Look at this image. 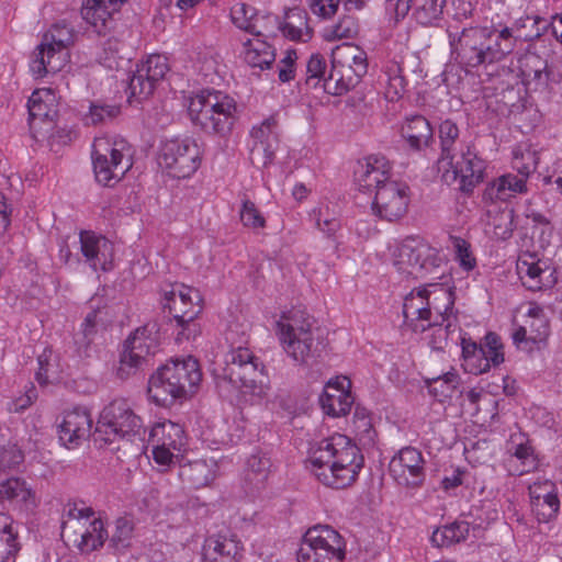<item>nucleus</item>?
Instances as JSON below:
<instances>
[{
    "instance_id": "43",
    "label": "nucleus",
    "mask_w": 562,
    "mask_h": 562,
    "mask_svg": "<svg viewBox=\"0 0 562 562\" xmlns=\"http://www.w3.org/2000/svg\"><path fill=\"white\" fill-rule=\"evenodd\" d=\"M98 312L91 311L85 317L81 328L75 335V344L79 356H87L91 342L98 334Z\"/></svg>"
},
{
    "instance_id": "55",
    "label": "nucleus",
    "mask_w": 562,
    "mask_h": 562,
    "mask_svg": "<svg viewBox=\"0 0 562 562\" xmlns=\"http://www.w3.org/2000/svg\"><path fill=\"white\" fill-rule=\"evenodd\" d=\"M251 136L255 140L279 144V123L276 115L266 119L259 126L254 127Z\"/></svg>"
},
{
    "instance_id": "47",
    "label": "nucleus",
    "mask_w": 562,
    "mask_h": 562,
    "mask_svg": "<svg viewBox=\"0 0 562 562\" xmlns=\"http://www.w3.org/2000/svg\"><path fill=\"white\" fill-rule=\"evenodd\" d=\"M121 113V108L100 101L90 102L89 111L83 115L86 125H98L115 119Z\"/></svg>"
},
{
    "instance_id": "38",
    "label": "nucleus",
    "mask_w": 562,
    "mask_h": 562,
    "mask_svg": "<svg viewBox=\"0 0 562 562\" xmlns=\"http://www.w3.org/2000/svg\"><path fill=\"white\" fill-rule=\"evenodd\" d=\"M470 525L467 521H454L450 525L437 528L430 541L435 547L443 548L464 541L469 535Z\"/></svg>"
},
{
    "instance_id": "62",
    "label": "nucleus",
    "mask_w": 562,
    "mask_h": 562,
    "mask_svg": "<svg viewBox=\"0 0 562 562\" xmlns=\"http://www.w3.org/2000/svg\"><path fill=\"white\" fill-rule=\"evenodd\" d=\"M516 37L508 27L503 29L494 43V60L504 58L513 53L516 46Z\"/></svg>"
},
{
    "instance_id": "60",
    "label": "nucleus",
    "mask_w": 562,
    "mask_h": 562,
    "mask_svg": "<svg viewBox=\"0 0 562 562\" xmlns=\"http://www.w3.org/2000/svg\"><path fill=\"white\" fill-rule=\"evenodd\" d=\"M350 49V58L352 64L349 65V69L353 72L355 78L350 77L353 82V87L359 82L360 78L363 77L368 71L367 54L357 46L348 45Z\"/></svg>"
},
{
    "instance_id": "42",
    "label": "nucleus",
    "mask_w": 562,
    "mask_h": 562,
    "mask_svg": "<svg viewBox=\"0 0 562 562\" xmlns=\"http://www.w3.org/2000/svg\"><path fill=\"white\" fill-rule=\"evenodd\" d=\"M359 24L357 19L351 14H344L337 23L324 30V38L327 42L339 40H349L357 36Z\"/></svg>"
},
{
    "instance_id": "4",
    "label": "nucleus",
    "mask_w": 562,
    "mask_h": 562,
    "mask_svg": "<svg viewBox=\"0 0 562 562\" xmlns=\"http://www.w3.org/2000/svg\"><path fill=\"white\" fill-rule=\"evenodd\" d=\"M188 113L193 125L204 133L225 136L236 121L237 104L223 91L202 89L189 98Z\"/></svg>"
},
{
    "instance_id": "45",
    "label": "nucleus",
    "mask_w": 562,
    "mask_h": 562,
    "mask_svg": "<svg viewBox=\"0 0 562 562\" xmlns=\"http://www.w3.org/2000/svg\"><path fill=\"white\" fill-rule=\"evenodd\" d=\"M414 16L420 25H434L442 15L445 0H416Z\"/></svg>"
},
{
    "instance_id": "26",
    "label": "nucleus",
    "mask_w": 562,
    "mask_h": 562,
    "mask_svg": "<svg viewBox=\"0 0 562 562\" xmlns=\"http://www.w3.org/2000/svg\"><path fill=\"white\" fill-rule=\"evenodd\" d=\"M92 419L89 412L82 407H76L66 413L59 426V439L64 445H78L90 435Z\"/></svg>"
},
{
    "instance_id": "12",
    "label": "nucleus",
    "mask_w": 562,
    "mask_h": 562,
    "mask_svg": "<svg viewBox=\"0 0 562 562\" xmlns=\"http://www.w3.org/2000/svg\"><path fill=\"white\" fill-rule=\"evenodd\" d=\"M202 297L200 292L184 284H172L170 290L164 292V308H168L182 328L178 334L182 338H194L199 334L198 326L193 321L202 312Z\"/></svg>"
},
{
    "instance_id": "33",
    "label": "nucleus",
    "mask_w": 562,
    "mask_h": 562,
    "mask_svg": "<svg viewBox=\"0 0 562 562\" xmlns=\"http://www.w3.org/2000/svg\"><path fill=\"white\" fill-rule=\"evenodd\" d=\"M276 59L272 46L260 36L244 43V60L252 68L269 69Z\"/></svg>"
},
{
    "instance_id": "37",
    "label": "nucleus",
    "mask_w": 562,
    "mask_h": 562,
    "mask_svg": "<svg viewBox=\"0 0 562 562\" xmlns=\"http://www.w3.org/2000/svg\"><path fill=\"white\" fill-rule=\"evenodd\" d=\"M428 392L440 403H445L459 392L460 376L456 371L426 379Z\"/></svg>"
},
{
    "instance_id": "51",
    "label": "nucleus",
    "mask_w": 562,
    "mask_h": 562,
    "mask_svg": "<svg viewBox=\"0 0 562 562\" xmlns=\"http://www.w3.org/2000/svg\"><path fill=\"white\" fill-rule=\"evenodd\" d=\"M134 526L131 519L120 517L115 520V529L110 538V546L115 550H122L130 546Z\"/></svg>"
},
{
    "instance_id": "56",
    "label": "nucleus",
    "mask_w": 562,
    "mask_h": 562,
    "mask_svg": "<svg viewBox=\"0 0 562 562\" xmlns=\"http://www.w3.org/2000/svg\"><path fill=\"white\" fill-rule=\"evenodd\" d=\"M270 467L271 461L266 453L258 452L251 454L247 460V469L249 475H254V477H249V480L262 483L268 476Z\"/></svg>"
},
{
    "instance_id": "24",
    "label": "nucleus",
    "mask_w": 562,
    "mask_h": 562,
    "mask_svg": "<svg viewBox=\"0 0 562 562\" xmlns=\"http://www.w3.org/2000/svg\"><path fill=\"white\" fill-rule=\"evenodd\" d=\"M426 305L430 311V317L428 323L420 324V331H425L431 325H438L439 322L458 321L454 312V294L449 288L441 284H429Z\"/></svg>"
},
{
    "instance_id": "54",
    "label": "nucleus",
    "mask_w": 562,
    "mask_h": 562,
    "mask_svg": "<svg viewBox=\"0 0 562 562\" xmlns=\"http://www.w3.org/2000/svg\"><path fill=\"white\" fill-rule=\"evenodd\" d=\"M315 223L317 228L334 243V248L337 249L338 243L336 234L341 228L340 221L335 216H330L328 207H326L325 210L319 209Z\"/></svg>"
},
{
    "instance_id": "58",
    "label": "nucleus",
    "mask_w": 562,
    "mask_h": 562,
    "mask_svg": "<svg viewBox=\"0 0 562 562\" xmlns=\"http://www.w3.org/2000/svg\"><path fill=\"white\" fill-rule=\"evenodd\" d=\"M451 247L460 266L469 271L475 267V259L470 250V244L461 237L450 236Z\"/></svg>"
},
{
    "instance_id": "18",
    "label": "nucleus",
    "mask_w": 562,
    "mask_h": 562,
    "mask_svg": "<svg viewBox=\"0 0 562 562\" xmlns=\"http://www.w3.org/2000/svg\"><path fill=\"white\" fill-rule=\"evenodd\" d=\"M409 188L404 182L391 181L380 187L372 201V211L389 222L402 218L408 209Z\"/></svg>"
},
{
    "instance_id": "15",
    "label": "nucleus",
    "mask_w": 562,
    "mask_h": 562,
    "mask_svg": "<svg viewBox=\"0 0 562 562\" xmlns=\"http://www.w3.org/2000/svg\"><path fill=\"white\" fill-rule=\"evenodd\" d=\"M490 35L487 29H464L459 35L448 31L452 58L467 67L482 65L492 48Z\"/></svg>"
},
{
    "instance_id": "31",
    "label": "nucleus",
    "mask_w": 562,
    "mask_h": 562,
    "mask_svg": "<svg viewBox=\"0 0 562 562\" xmlns=\"http://www.w3.org/2000/svg\"><path fill=\"white\" fill-rule=\"evenodd\" d=\"M339 382L341 384L335 389V393L324 390L319 397L324 412L333 417L347 415L353 403V397L349 391L350 380L344 376Z\"/></svg>"
},
{
    "instance_id": "25",
    "label": "nucleus",
    "mask_w": 562,
    "mask_h": 562,
    "mask_svg": "<svg viewBox=\"0 0 562 562\" xmlns=\"http://www.w3.org/2000/svg\"><path fill=\"white\" fill-rule=\"evenodd\" d=\"M463 368L471 374H481L490 370L492 360V331L484 336V345L470 337L461 338Z\"/></svg>"
},
{
    "instance_id": "19",
    "label": "nucleus",
    "mask_w": 562,
    "mask_h": 562,
    "mask_svg": "<svg viewBox=\"0 0 562 562\" xmlns=\"http://www.w3.org/2000/svg\"><path fill=\"white\" fill-rule=\"evenodd\" d=\"M169 71L168 59L160 54H153L145 61L137 65L136 70L128 79L130 99H147L158 81Z\"/></svg>"
},
{
    "instance_id": "53",
    "label": "nucleus",
    "mask_w": 562,
    "mask_h": 562,
    "mask_svg": "<svg viewBox=\"0 0 562 562\" xmlns=\"http://www.w3.org/2000/svg\"><path fill=\"white\" fill-rule=\"evenodd\" d=\"M514 232V210L506 205L494 215V238L506 240Z\"/></svg>"
},
{
    "instance_id": "28",
    "label": "nucleus",
    "mask_w": 562,
    "mask_h": 562,
    "mask_svg": "<svg viewBox=\"0 0 562 562\" xmlns=\"http://www.w3.org/2000/svg\"><path fill=\"white\" fill-rule=\"evenodd\" d=\"M243 550V544L235 538L210 537L203 547V559L204 562H237Z\"/></svg>"
},
{
    "instance_id": "17",
    "label": "nucleus",
    "mask_w": 562,
    "mask_h": 562,
    "mask_svg": "<svg viewBox=\"0 0 562 562\" xmlns=\"http://www.w3.org/2000/svg\"><path fill=\"white\" fill-rule=\"evenodd\" d=\"M29 124L33 133L43 137H55V122L58 117V98L52 89L33 91L27 101Z\"/></svg>"
},
{
    "instance_id": "14",
    "label": "nucleus",
    "mask_w": 562,
    "mask_h": 562,
    "mask_svg": "<svg viewBox=\"0 0 562 562\" xmlns=\"http://www.w3.org/2000/svg\"><path fill=\"white\" fill-rule=\"evenodd\" d=\"M201 161V148L191 137L167 139L160 147L159 165L173 178L191 177L199 169Z\"/></svg>"
},
{
    "instance_id": "57",
    "label": "nucleus",
    "mask_w": 562,
    "mask_h": 562,
    "mask_svg": "<svg viewBox=\"0 0 562 562\" xmlns=\"http://www.w3.org/2000/svg\"><path fill=\"white\" fill-rule=\"evenodd\" d=\"M18 530L13 526V521L7 514L0 513V540L5 542V557L18 550Z\"/></svg>"
},
{
    "instance_id": "8",
    "label": "nucleus",
    "mask_w": 562,
    "mask_h": 562,
    "mask_svg": "<svg viewBox=\"0 0 562 562\" xmlns=\"http://www.w3.org/2000/svg\"><path fill=\"white\" fill-rule=\"evenodd\" d=\"M75 33L66 23H56L48 30L33 53L30 69L36 78L55 74L67 64L68 46L74 43Z\"/></svg>"
},
{
    "instance_id": "11",
    "label": "nucleus",
    "mask_w": 562,
    "mask_h": 562,
    "mask_svg": "<svg viewBox=\"0 0 562 562\" xmlns=\"http://www.w3.org/2000/svg\"><path fill=\"white\" fill-rule=\"evenodd\" d=\"M346 543L330 526H315L304 535L296 553L297 562H342Z\"/></svg>"
},
{
    "instance_id": "46",
    "label": "nucleus",
    "mask_w": 562,
    "mask_h": 562,
    "mask_svg": "<svg viewBox=\"0 0 562 562\" xmlns=\"http://www.w3.org/2000/svg\"><path fill=\"white\" fill-rule=\"evenodd\" d=\"M514 428L516 431L510 434V439L507 443V451L513 453L517 459L521 460L522 463L528 467L526 471H529L530 468L536 467V461L532 457V449L527 445V440L525 439L524 434L518 431L517 424H514ZM524 471L525 470L521 472Z\"/></svg>"
},
{
    "instance_id": "3",
    "label": "nucleus",
    "mask_w": 562,
    "mask_h": 562,
    "mask_svg": "<svg viewBox=\"0 0 562 562\" xmlns=\"http://www.w3.org/2000/svg\"><path fill=\"white\" fill-rule=\"evenodd\" d=\"M305 311L292 308L277 322L278 335L286 355L299 364L321 356L325 348L322 330Z\"/></svg>"
},
{
    "instance_id": "1",
    "label": "nucleus",
    "mask_w": 562,
    "mask_h": 562,
    "mask_svg": "<svg viewBox=\"0 0 562 562\" xmlns=\"http://www.w3.org/2000/svg\"><path fill=\"white\" fill-rule=\"evenodd\" d=\"M308 460L317 480L333 488L350 486L364 463L360 449L341 434L315 443L310 450Z\"/></svg>"
},
{
    "instance_id": "22",
    "label": "nucleus",
    "mask_w": 562,
    "mask_h": 562,
    "mask_svg": "<svg viewBox=\"0 0 562 562\" xmlns=\"http://www.w3.org/2000/svg\"><path fill=\"white\" fill-rule=\"evenodd\" d=\"M391 165L390 161L380 155H371L359 162L355 178L358 189L364 193L371 194L384 186L390 180Z\"/></svg>"
},
{
    "instance_id": "34",
    "label": "nucleus",
    "mask_w": 562,
    "mask_h": 562,
    "mask_svg": "<svg viewBox=\"0 0 562 562\" xmlns=\"http://www.w3.org/2000/svg\"><path fill=\"white\" fill-rule=\"evenodd\" d=\"M214 462L207 463L205 460H195L179 465V477L194 488L207 485L215 476Z\"/></svg>"
},
{
    "instance_id": "41",
    "label": "nucleus",
    "mask_w": 562,
    "mask_h": 562,
    "mask_svg": "<svg viewBox=\"0 0 562 562\" xmlns=\"http://www.w3.org/2000/svg\"><path fill=\"white\" fill-rule=\"evenodd\" d=\"M538 161L537 151L530 144L521 143L513 150V168L525 178L536 170Z\"/></svg>"
},
{
    "instance_id": "61",
    "label": "nucleus",
    "mask_w": 562,
    "mask_h": 562,
    "mask_svg": "<svg viewBox=\"0 0 562 562\" xmlns=\"http://www.w3.org/2000/svg\"><path fill=\"white\" fill-rule=\"evenodd\" d=\"M240 221L244 226L250 228H262L266 225V220L256 207L255 203L249 200L243 202L240 210Z\"/></svg>"
},
{
    "instance_id": "50",
    "label": "nucleus",
    "mask_w": 562,
    "mask_h": 562,
    "mask_svg": "<svg viewBox=\"0 0 562 562\" xmlns=\"http://www.w3.org/2000/svg\"><path fill=\"white\" fill-rule=\"evenodd\" d=\"M279 144L255 140L250 149V161L257 168H265L274 160Z\"/></svg>"
},
{
    "instance_id": "39",
    "label": "nucleus",
    "mask_w": 562,
    "mask_h": 562,
    "mask_svg": "<svg viewBox=\"0 0 562 562\" xmlns=\"http://www.w3.org/2000/svg\"><path fill=\"white\" fill-rule=\"evenodd\" d=\"M431 327H434V331L429 339V346L437 351H443L450 342L457 346L459 342L461 344V338L465 337L458 334L459 325L456 319L439 322L438 325H431Z\"/></svg>"
},
{
    "instance_id": "64",
    "label": "nucleus",
    "mask_w": 562,
    "mask_h": 562,
    "mask_svg": "<svg viewBox=\"0 0 562 562\" xmlns=\"http://www.w3.org/2000/svg\"><path fill=\"white\" fill-rule=\"evenodd\" d=\"M297 59L296 52L289 49L285 56L280 60L278 65L279 80L282 82H289L294 79L295 76V60Z\"/></svg>"
},
{
    "instance_id": "29",
    "label": "nucleus",
    "mask_w": 562,
    "mask_h": 562,
    "mask_svg": "<svg viewBox=\"0 0 562 562\" xmlns=\"http://www.w3.org/2000/svg\"><path fill=\"white\" fill-rule=\"evenodd\" d=\"M10 502L21 510L30 512L36 507L34 492L20 477H9L0 482V503Z\"/></svg>"
},
{
    "instance_id": "49",
    "label": "nucleus",
    "mask_w": 562,
    "mask_h": 562,
    "mask_svg": "<svg viewBox=\"0 0 562 562\" xmlns=\"http://www.w3.org/2000/svg\"><path fill=\"white\" fill-rule=\"evenodd\" d=\"M385 75L387 77L386 98L391 101L398 100L404 94L407 85L402 67L394 63L387 67Z\"/></svg>"
},
{
    "instance_id": "27",
    "label": "nucleus",
    "mask_w": 562,
    "mask_h": 562,
    "mask_svg": "<svg viewBox=\"0 0 562 562\" xmlns=\"http://www.w3.org/2000/svg\"><path fill=\"white\" fill-rule=\"evenodd\" d=\"M517 273L521 279L528 278L524 284L532 291L541 290L550 284L552 271L546 262L536 258L533 254H524L517 260Z\"/></svg>"
},
{
    "instance_id": "23",
    "label": "nucleus",
    "mask_w": 562,
    "mask_h": 562,
    "mask_svg": "<svg viewBox=\"0 0 562 562\" xmlns=\"http://www.w3.org/2000/svg\"><path fill=\"white\" fill-rule=\"evenodd\" d=\"M80 250L86 262L94 270L108 271L113 260V244L104 236L82 231L79 234Z\"/></svg>"
},
{
    "instance_id": "40",
    "label": "nucleus",
    "mask_w": 562,
    "mask_h": 562,
    "mask_svg": "<svg viewBox=\"0 0 562 562\" xmlns=\"http://www.w3.org/2000/svg\"><path fill=\"white\" fill-rule=\"evenodd\" d=\"M108 539V532L100 518H93L80 536L77 547L82 553H89L101 548Z\"/></svg>"
},
{
    "instance_id": "36",
    "label": "nucleus",
    "mask_w": 562,
    "mask_h": 562,
    "mask_svg": "<svg viewBox=\"0 0 562 562\" xmlns=\"http://www.w3.org/2000/svg\"><path fill=\"white\" fill-rule=\"evenodd\" d=\"M279 29L285 37L292 41H306L311 37L307 13L302 9L294 8L286 11Z\"/></svg>"
},
{
    "instance_id": "9",
    "label": "nucleus",
    "mask_w": 562,
    "mask_h": 562,
    "mask_svg": "<svg viewBox=\"0 0 562 562\" xmlns=\"http://www.w3.org/2000/svg\"><path fill=\"white\" fill-rule=\"evenodd\" d=\"M393 263L400 273L413 278H423L436 268L438 278L445 273L439 251L418 236H408L397 244L393 251Z\"/></svg>"
},
{
    "instance_id": "30",
    "label": "nucleus",
    "mask_w": 562,
    "mask_h": 562,
    "mask_svg": "<svg viewBox=\"0 0 562 562\" xmlns=\"http://www.w3.org/2000/svg\"><path fill=\"white\" fill-rule=\"evenodd\" d=\"M401 135L413 150H423L432 140V127L423 115H412L405 119Z\"/></svg>"
},
{
    "instance_id": "20",
    "label": "nucleus",
    "mask_w": 562,
    "mask_h": 562,
    "mask_svg": "<svg viewBox=\"0 0 562 562\" xmlns=\"http://www.w3.org/2000/svg\"><path fill=\"white\" fill-rule=\"evenodd\" d=\"M390 473L402 486L418 488L423 486L426 472L420 450L414 447L402 448L389 464Z\"/></svg>"
},
{
    "instance_id": "6",
    "label": "nucleus",
    "mask_w": 562,
    "mask_h": 562,
    "mask_svg": "<svg viewBox=\"0 0 562 562\" xmlns=\"http://www.w3.org/2000/svg\"><path fill=\"white\" fill-rule=\"evenodd\" d=\"M233 334V329H229L226 337L232 342V349L225 357L224 378L244 394L262 398L268 391L265 367L248 348L234 346Z\"/></svg>"
},
{
    "instance_id": "63",
    "label": "nucleus",
    "mask_w": 562,
    "mask_h": 562,
    "mask_svg": "<svg viewBox=\"0 0 562 562\" xmlns=\"http://www.w3.org/2000/svg\"><path fill=\"white\" fill-rule=\"evenodd\" d=\"M526 316L527 319H535L537 322V334L532 336V344L544 340L548 336L549 327L543 310L538 305H530Z\"/></svg>"
},
{
    "instance_id": "16",
    "label": "nucleus",
    "mask_w": 562,
    "mask_h": 562,
    "mask_svg": "<svg viewBox=\"0 0 562 562\" xmlns=\"http://www.w3.org/2000/svg\"><path fill=\"white\" fill-rule=\"evenodd\" d=\"M439 170H443L442 178L449 184H457L458 189L464 192L471 191L483 180L485 169L483 160L467 146L451 155V164L438 160Z\"/></svg>"
},
{
    "instance_id": "44",
    "label": "nucleus",
    "mask_w": 562,
    "mask_h": 562,
    "mask_svg": "<svg viewBox=\"0 0 562 562\" xmlns=\"http://www.w3.org/2000/svg\"><path fill=\"white\" fill-rule=\"evenodd\" d=\"M527 178L517 177L512 173L503 175L498 178L497 182L494 181V189H496V196L502 201L515 196L517 193H524L527 190Z\"/></svg>"
},
{
    "instance_id": "52",
    "label": "nucleus",
    "mask_w": 562,
    "mask_h": 562,
    "mask_svg": "<svg viewBox=\"0 0 562 562\" xmlns=\"http://www.w3.org/2000/svg\"><path fill=\"white\" fill-rule=\"evenodd\" d=\"M24 459L22 451L15 443H11L0 434V471L19 465Z\"/></svg>"
},
{
    "instance_id": "10",
    "label": "nucleus",
    "mask_w": 562,
    "mask_h": 562,
    "mask_svg": "<svg viewBox=\"0 0 562 562\" xmlns=\"http://www.w3.org/2000/svg\"><path fill=\"white\" fill-rule=\"evenodd\" d=\"M92 165L95 180L104 187H113L132 168L131 148L125 140L95 138Z\"/></svg>"
},
{
    "instance_id": "2",
    "label": "nucleus",
    "mask_w": 562,
    "mask_h": 562,
    "mask_svg": "<svg viewBox=\"0 0 562 562\" xmlns=\"http://www.w3.org/2000/svg\"><path fill=\"white\" fill-rule=\"evenodd\" d=\"M202 380L199 362L192 356L175 359L157 369L148 381V396L157 405L169 406L195 393Z\"/></svg>"
},
{
    "instance_id": "59",
    "label": "nucleus",
    "mask_w": 562,
    "mask_h": 562,
    "mask_svg": "<svg viewBox=\"0 0 562 562\" xmlns=\"http://www.w3.org/2000/svg\"><path fill=\"white\" fill-rule=\"evenodd\" d=\"M254 16V9L248 8L246 4H240L232 11L233 23L240 30L261 36L260 32L255 31V24L251 19Z\"/></svg>"
},
{
    "instance_id": "48",
    "label": "nucleus",
    "mask_w": 562,
    "mask_h": 562,
    "mask_svg": "<svg viewBox=\"0 0 562 562\" xmlns=\"http://www.w3.org/2000/svg\"><path fill=\"white\" fill-rule=\"evenodd\" d=\"M459 137V128L451 120H445L439 126V138L441 144V156L439 160L451 164V155L457 153L454 144Z\"/></svg>"
},
{
    "instance_id": "7",
    "label": "nucleus",
    "mask_w": 562,
    "mask_h": 562,
    "mask_svg": "<svg viewBox=\"0 0 562 562\" xmlns=\"http://www.w3.org/2000/svg\"><path fill=\"white\" fill-rule=\"evenodd\" d=\"M146 429L142 419L130 407L125 400H114L100 413L93 438L100 446H110L120 440H132L137 437L145 440Z\"/></svg>"
},
{
    "instance_id": "13",
    "label": "nucleus",
    "mask_w": 562,
    "mask_h": 562,
    "mask_svg": "<svg viewBox=\"0 0 562 562\" xmlns=\"http://www.w3.org/2000/svg\"><path fill=\"white\" fill-rule=\"evenodd\" d=\"M159 351V338L155 325H145L132 333L123 344L117 375L127 379L149 364L151 357Z\"/></svg>"
},
{
    "instance_id": "5",
    "label": "nucleus",
    "mask_w": 562,
    "mask_h": 562,
    "mask_svg": "<svg viewBox=\"0 0 562 562\" xmlns=\"http://www.w3.org/2000/svg\"><path fill=\"white\" fill-rule=\"evenodd\" d=\"M127 0H86L82 3L83 20L100 36H108L102 43L98 61L108 69L119 68L123 46V33L116 31L115 14Z\"/></svg>"
},
{
    "instance_id": "35",
    "label": "nucleus",
    "mask_w": 562,
    "mask_h": 562,
    "mask_svg": "<svg viewBox=\"0 0 562 562\" xmlns=\"http://www.w3.org/2000/svg\"><path fill=\"white\" fill-rule=\"evenodd\" d=\"M149 442L172 448L180 452L187 440L183 428L171 420L156 424L149 432Z\"/></svg>"
},
{
    "instance_id": "32",
    "label": "nucleus",
    "mask_w": 562,
    "mask_h": 562,
    "mask_svg": "<svg viewBox=\"0 0 562 562\" xmlns=\"http://www.w3.org/2000/svg\"><path fill=\"white\" fill-rule=\"evenodd\" d=\"M428 301V288L412 291L405 296L403 304V315L405 322L409 324L415 331L420 330V324H426L430 317V311L426 305Z\"/></svg>"
},
{
    "instance_id": "21",
    "label": "nucleus",
    "mask_w": 562,
    "mask_h": 562,
    "mask_svg": "<svg viewBox=\"0 0 562 562\" xmlns=\"http://www.w3.org/2000/svg\"><path fill=\"white\" fill-rule=\"evenodd\" d=\"M326 59L321 54H313L306 63L305 85L317 88L321 83L327 93L341 95L353 87L351 78H345L334 67L326 77Z\"/></svg>"
}]
</instances>
